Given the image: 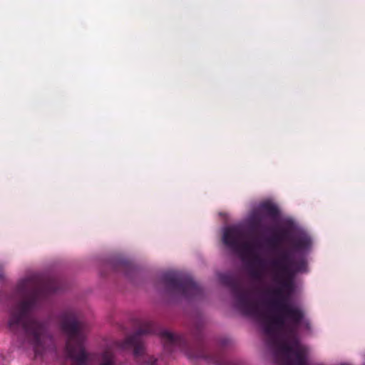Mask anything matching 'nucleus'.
Instances as JSON below:
<instances>
[{
    "mask_svg": "<svg viewBox=\"0 0 365 365\" xmlns=\"http://www.w3.org/2000/svg\"><path fill=\"white\" fill-rule=\"evenodd\" d=\"M101 365H115L113 362V356L110 351H106L103 354Z\"/></svg>",
    "mask_w": 365,
    "mask_h": 365,
    "instance_id": "5",
    "label": "nucleus"
},
{
    "mask_svg": "<svg viewBox=\"0 0 365 365\" xmlns=\"http://www.w3.org/2000/svg\"><path fill=\"white\" fill-rule=\"evenodd\" d=\"M131 343L132 342H131L130 339H126L125 344L123 345L122 347L123 348H126V347H128L129 346H131Z\"/></svg>",
    "mask_w": 365,
    "mask_h": 365,
    "instance_id": "7",
    "label": "nucleus"
},
{
    "mask_svg": "<svg viewBox=\"0 0 365 365\" xmlns=\"http://www.w3.org/2000/svg\"><path fill=\"white\" fill-rule=\"evenodd\" d=\"M278 214V209L271 202L261 203L250 214L249 223L253 227H258L268 219H274Z\"/></svg>",
    "mask_w": 365,
    "mask_h": 365,
    "instance_id": "4",
    "label": "nucleus"
},
{
    "mask_svg": "<svg viewBox=\"0 0 365 365\" xmlns=\"http://www.w3.org/2000/svg\"><path fill=\"white\" fill-rule=\"evenodd\" d=\"M172 286L173 287V288H175V289H178V290H182L184 292V286L182 285H178L176 284L175 282H172Z\"/></svg>",
    "mask_w": 365,
    "mask_h": 365,
    "instance_id": "6",
    "label": "nucleus"
},
{
    "mask_svg": "<svg viewBox=\"0 0 365 365\" xmlns=\"http://www.w3.org/2000/svg\"><path fill=\"white\" fill-rule=\"evenodd\" d=\"M242 257L257 264L262 275H270L274 287L268 302H252L248 314L262 323L269 336V346L274 355L282 360L283 365H306L309 349L302 344L294 331L307 324L301 309L290 302L293 292V277L296 273L307 269L304 260H294L295 253H305L312 245H291L290 248H279L270 262L262 260L263 245H226Z\"/></svg>",
    "mask_w": 365,
    "mask_h": 365,
    "instance_id": "1",
    "label": "nucleus"
},
{
    "mask_svg": "<svg viewBox=\"0 0 365 365\" xmlns=\"http://www.w3.org/2000/svg\"><path fill=\"white\" fill-rule=\"evenodd\" d=\"M62 327L69 335L66 345L68 357L73 365H86L87 356L83 345V336L76 319L73 316H65L62 320Z\"/></svg>",
    "mask_w": 365,
    "mask_h": 365,
    "instance_id": "3",
    "label": "nucleus"
},
{
    "mask_svg": "<svg viewBox=\"0 0 365 365\" xmlns=\"http://www.w3.org/2000/svg\"><path fill=\"white\" fill-rule=\"evenodd\" d=\"M19 288L24 293L25 299L20 305L18 313H13L9 325L16 324L22 325L28 341L31 344L36 352H40L50 341V338L45 334L43 328L40 324L28 318L26 315L27 310L41 296L38 277L31 276L24 279L19 284Z\"/></svg>",
    "mask_w": 365,
    "mask_h": 365,
    "instance_id": "2",
    "label": "nucleus"
},
{
    "mask_svg": "<svg viewBox=\"0 0 365 365\" xmlns=\"http://www.w3.org/2000/svg\"><path fill=\"white\" fill-rule=\"evenodd\" d=\"M166 335L168 336V338L170 340V341H173L174 339V336L172 334L170 333H166Z\"/></svg>",
    "mask_w": 365,
    "mask_h": 365,
    "instance_id": "8",
    "label": "nucleus"
}]
</instances>
